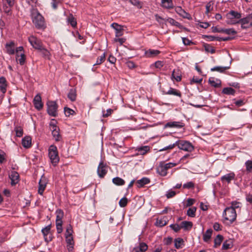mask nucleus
Instances as JSON below:
<instances>
[{
	"label": "nucleus",
	"instance_id": "60",
	"mask_svg": "<svg viewBox=\"0 0 252 252\" xmlns=\"http://www.w3.org/2000/svg\"><path fill=\"white\" fill-rule=\"evenodd\" d=\"M72 227L70 225H69L67 228H66V231H65V237L66 236H72Z\"/></svg>",
	"mask_w": 252,
	"mask_h": 252
},
{
	"label": "nucleus",
	"instance_id": "4",
	"mask_svg": "<svg viewBox=\"0 0 252 252\" xmlns=\"http://www.w3.org/2000/svg\"><path fill=\"white\" fill-rule=\"evenodd\" d=\"M177 163L169 162L167 163H160L157 167L158 173L162 176H165L167 175V171L168 169L175 166Z\"/></svg>",
	"mask_w": 252,
	"mask_h": 252
},
{
	"label": "nucleus",
	"instance_id": "19",
	"mask_svg": "<svg viewBox=\"0 0 252 252\" xmlns=\"http://www.w3.org/2000/svg\"><path fill=\"white\" fill-rule=\"evenodd\" d=\"M160 52L158 50L149 49L145 51L144 56L146 58H154L158 56Z\"/></svg>",
	"mask_w": 252,
	"mask_h": 252
},
{
	"label": "nucleus",
	"instance_id": "15",
	"mask_svg": "<svg viewBox=\"0 0 252 252\" xmlns=\"http://www.w3.org/2000/svg\"><path fill=\"white\" fill-rule=\"evenodd\" d=\"M46 178L44 176H42L41 178L40 179L39 182V188L38 190V193H39L41 195L43 194V191L46 188Z\"/></svg>",
	"mask_w": 252,
	"mask_h": 252
},
{
	"label": "nucleus",
	"instance_id": "25",
	"mask_svg": "<svg viewBox=\"0 0 252 252\" xmlns=\"http://www.w3.org/2000/svg\"><path fill=\"white\" fill-rule=\"evenodd\" d=\"M22 143L24 147L30 148L31 146L32 138L30 136H26L23 138Z\"/></svg>",
	"mask_w": 252,
	"mask_h": 252
},
{
	"label": "nucleus",
	"instance_id": "36",
	"mask_svg": "<svg viewBox=\"0 0 252 252\" xmlns=\"http://www.w3.org/2000/svg\"><path fill=\"white\" fill-rule=\"evenodd\" d=\"M112 182L117 186H123L125 184V181L119 177L114 178L112 179Z\"/></svg>",
	"mask_w": 252,
	"mask_h": 252
},
{
	"label": "nucleus",
	"instance_id": "42",
	"mask_svg": "<svg viewBox=\"0 0 252 252\" xmlns=\"http://www.w3.org/2000/svg\"><path fill=\"white\" fill-rule=\"evenodd\" d=\"M222 93L227 95H234L235 93V91L232 88L226 87L223 89Z\"/></svg>",
	"mask_w": 252,
	"mask_h": 252
},
{
	"label": "nucleus",
	"instance_id": "31",
	"mask_svg": "<svg viewBox=\"0 0 252 252\" xmlns=\"http://www.w3.org/2000/svg\"><path fill=\"white\" fill-rule=\"evenodd\" d=\"M174 242L175 247L177 249L182 248L183 246L184 245V241L183 239L181 238H178L175 239Z\"/></svg>",
	"mask_w": 252,
	"mask_h": 252
},
{
	"label": "nucleus",
	"instance_id": "43",
	"mask_svg": "<svg viewBox=\"0 0 252 252\" xmlns=\"http://www.w3.org/2000/svg\"><path fill=\"white\" fill-rule=\"evenodd\" d=\"M16 60L21 65H23L25 63L26 58L23 53H21L20 55H16Z\"/></svg>",
	"mask_w": 252,
	"mask_h": 252
},
{
	"label": "nucleus",
	"instance_id": "17",
	"mask_svg": "<svg viewBox=\"0 0 252 252\" xmlns=\"http://www.w3.org/2000/svg\"><path fill=\"white\" fill-rule=\"evenodd\" d=\"M235 175L233 172H230L226 174L221 177V181L222 182H226L228 184L230 183L232 180L234 179Z\"/></svg>",
	"mask_w": 252,
	"mask_h": 252
},
{
	"label": "nucleus",
	"instance_id": "44",
	"mask_svg": "<svg viewBox=\"0 0 252 252\" xmlns=\"http://www.w3.org/2000/svg\"><path fill=\"white\" fill-rule=\"evenodd\" d=\"M232 246V243L231 240L225 241L222 246V250H226L230 249Z\"/></svg>",
	"mask_w": 252,
	"mask_h": 252
},
{
	"label": "nucleus",
	"instance_id": "2",
	"mask_svg": "<svg viewBox=\"0 0 252 252\" xmlns=\"http://www.w3.org/2000/svg\"><path fill=\"white\" fill-rule=\"evenodd\" d=\"M222 217L224 219V222L228 221L229 223L231 224L236 219V211L232 208L226 207L223 211Z\"/></svg>",
	"mask_w": 252,
	"mask_h": 252
},
{
	"label": "nucleus",
	"instance_id": "57",
	"mask_svg": "<svg viewBox=\"0 0 252 252\" xmlns=\"http://www.w3.org/2000/svg\"><path fill=\"white\" fill-rule=\"evenodd\" d=\"M204 48L206 52H210L212 54L214 53L215 52V50L213 48V47L209 44L205 45Z\"/></svg>",
	"mask_w": 252,
	"mask_h": 252
},
{
	"label": "nucleus",
	"instance_id": "37",
	"mask_svg": "<svg viewBox=\"0 0 252 252\" xmlns=\"http://www.w3.org/2000/svg\"><path fill=\"white\" fill-rule=\"evenodd\" d=\"M56 222H63L62 219L63 217V212L62 210L59 209L56 211Z\"/></svg>",
	"mask_w": 252,
	"mask_h": 252
},
{
	"label": "nucleus",
	"instance_id": "40",
	"mask_svg": "<svg viewBox=\"0 0 252 252\" xmlns=\"http://www.w3.org/2000/svg\"><path fill=\"white\" fill-rule=\"evenodd\" d=\"M167 223V219L165 217L160 219H157L156 225L159 227H162L165 225Z\"/></svg>",
	"mask_w": 252,
	"mask_h": 252
},
{
	"label": "nucleus",
	"instance_id": "49",
	"mask_svg": "<svg viewBox=\"0 0 252 252\" xmlns=\"http://www.w3.org/2000/svg\"><path fill=\"white\" fill-rule=\"evenodd\" d=\"M41 48V49H39V50L41 52V54L43 57L46 58H49L50 55V52L43 46Z\"/></svg>",
	"mask_w": 252,
	"mask_h": 252
},
{
	"label": "nucleus",
	"instance_id": "12",
	"mask_svg": "<svg viewBox=\"0 0 252 252\" xmlns=\"http://www.w3.org/2000/svg\"><path fill=\"white\" fill-rule=\"evenodd\" d=\"M9 177L11 180V185L12 186L15 185L19 182V175L16 171H11L9 174Z\"/></svg>",
	"mask_w": 252,
	"mask_h": 252
},
{
	"label": "nucleus",
	"instance_id": "26",
	"mask_svg": "<svg viewBox=\"0 0 252 252\" xmlns=\"http://www.w3.org/2000/svg\"><path fill=\"white\" fill-rule=\"evenodd\" d=\"M5 48L7 53L9 55L14 54V43L13 42H10L9 43H6L5 45Z\"/></svg>",
	"mask_w": 252,
	"mask_h": 252
},
{
	"label": "nucleus",
	"instance_id": "18",
	"mask_svg": "<svg viewBox=\"0 0 252 252\" xmlns=\"http://www.w3.org/2000/svg\"><path fill=\"white\" fill-rule=\"evenodd\" d=\"M65 240L67 244V248L69 252H72L74 249V242L72 236H66Z\"/></svg>",
	"mask_w": 252,
	"mask_h": 252
},
{
	"label": "nucleus",
	"instance_id": "30",
	"mask_svg": "<svg viewBox=\"0 0 252 252\" xmlns=\"http://www.w3.org/2000/svg\"><path fill=\"white\" fill-rule=\"evenodd\" d=\"M223 240V237L220 234L218 235L214 239V246L215 248H218L220 246L221 243Z\"/></svg>",
	"mask_w": 252,
	"mask_h": 252
},
{
	"label": "nucleus",
	"instance_id": "1",
	"mask_svg": "<svg viewBox=\"0 0 252 252\" xmlns=\"http://www.w3.org/2000/svg\"><path fill=\"white\" fill-rule=\"evenodd\" d=\"M32 22L37 29L45 27V21L43 17L37 10H34L32 13Z\"/></svg>",
	"mask_w": 252,
	"mask_h": 252
},
{
	"label": "nucleus",
	"instance_id": "16",
	"mask_svg": "<svg viewBox=\"0 0 252 252\" xmlns=\"http://www.w3.org/2000/svg\"><path fill=\"white\" fill-rule=\"evenodd\" d=\"M111 27L115 30V34L116 37L121 36L123 34V26L116 23L111 24Z\"/></svg>",
	"mask_w": 252,
	"mask_h": 252
},
{
	"label": "nucleus",
	"instance_id": "3",
	"mask_svg": "<svg viewBox=\"0 0 252 252\" xmlns=\"http://www.w3.org/2000/svg\"><path fill=\"white\" fill-rule=\"evenodd\" d=\"M48 156L52 165L54 166H56L60 160L58 152L56 146L54 145H52L49 147L48 149Z\"/></svg>",
	"mask_w": 252,
	"mask_h": 252
},
{
	"label": "nucleus",
	"instance_id": "6",
	"mask_svg": "<svg viewBox=\"0 0 252 252\" xmlns=\"http://www.w3.org/2000/svg\"><path fill=\"white\" fill-rule=\"evenodd\" d=\"M47 112L48 114L52 117H56L57 115L58 105L56 101H48L47 102Z\"/></svg>",
	"mask_w": 252,
	"mask_h": 252
},
{
	"label": "nucleus",
	"instance_id": "29",
	"mask_svg": "<svg viewBox=\"0 0 252 252\" xmlns=\"http://www.w3.org/2000/svg\"><path fill=\"white\" fill-rule=\"evenodd\" d=\"M148 249V246L145 243H140L139 245V248H134L133 249V251L135 252H139V251L141 252H145L147 251Z\"/></svg>",
	"mask_w": 252,
	"mask_h": 252
},
{
	"label": "nucleus",
	"instance_id": "20",
	"mask_svg": "<svg viewBox=\"0 0 252 252\" xmlns=\"http://www.w3.org/2000/svg\"><path fill=\"white\" fill-rule=\"evenodd\" d=\"M184 126L183 123L181 122H170L165 125V127L181 128Z\"/></svg>",
	"mask_w": 252,
	"mask_h": 252
},
{
	"label": "nucleus",
	"instance_id": "52",
	"mask_svg": "<svg viewBox=\"0 0 252 252\" xmlns=\"http://www.w3.org/2000/svg\"><path fill=\"white\" fill-rule=\"evenodd\" d=\"M64 112L66 117H69L74 113V111L72 109L66 107L64 108Z\"/></svg>",
	"mask_w": 252,
	"mask_h": 252
},
{
	"label": "nucleus",
	"instance_id": "33",
	"mask_svg": "<svg viewBox=\"0 0 252 252\" xmlns=\"http://www.w3.org/2000/svg\"><path fill=\"white\" fill-rule=\"evenodd\" d=\"M67 97L71 101H74L76 98V90L74 89H70L67 94Z\"/></svg>",
	"mask_w": 252,
	"mask_h": 252
},
{
	"label": "nucleus",
	"instance_id": "10",
	"mask_svg": "<svg viewBox=\"0 0 252 252\" xmlns=\"http://www.w3.org/2000/svg\"><path fill=\"white\" fill-rule=\"evenodd\" d=\"M97 172L100 178H103L107 172L106 164L101 161L98 166Z\"/></svg>",
	"mask_w": 252,
	"mask_h": 252
},
{
	"label": "nucleus",
	"instance_id": "58",
	"mask_svg": "<svg viewBox=\"0 0 252 252\" xmlns=\"http://www.w3.org/2000/svg\"><path fill=\"white\" fill-rule=\"evenodd\" d=\"M16 132V135L17 137H21L23 134V131L21 127H16L15 129Z\"/></svg>",
	"mask_w": 252,
	"mask_h": 252
},
{
	"label": "nucleus",
	"instance_id": "59",
	"mask_svg": "<svg viewBox=\"0 0 252 252\" xmlns=\"http://www.w3.org/2000/svg\"><path fill=\"white\" fill-rule=\"evenodd\" d=\"M51 229V225H48L46 226L45 228L42 229V232L44 236H47L50 232Z\"/></svg>",
	"mask_w": 252,
	"mask_h": 252
},
{
	"label": "nucleus",
	"instance_id": "34",
	"mask_svg": "<svg viewBox=\"0 0 252 252\" xmlns=\"http://www.w3.org/2000/svg\"><path fill=\"white\" fill-rule=\"evenodd\" d=\"M165 21L169 23L170 25L172 26H176L179 28H182V26L181 25V24L176 20H175L174 19L171 18H168L167 19L165 20Z\"/></svg>",
	"mask_w": 252,
	"mask_h": 252
},
{
	"label": "nucleus",
	"instance_id": "23",
	"mask_svg": "<svg viewBox=\"0 0 252 252\" xmlns=\"http://www.w3.org/2000/svg\"><path fill=\"white\" fill-rule=\"evenodd\" d=\"M163 93L165 94L178 96L180 97H181L182 95L181 93L179 91L172 88H170L169 90L167 92L163 91Z\"/></svg>",
	"mask_w": 252,
	"mask_h": 252
},
{
	"label": "nucleus",
	"instance_id": "38",
	"mask_svg": "<svg viewBox=\"0 0 252 252\" xmlns=\"http://www.w3.org/2000/svg\"><path fill=\"white\" fill-rule=\"evenodd\" d=\"M0 90L3 93H5L6 90V79L3 77L0 78Z\"/></svg>",
	"mask_w": 252,
	"mask_h": 252
},
{
	"label": "nucleus",
	"instance_id": "50",
	"mask_svg": "<svg viewBox=\"0 0 252 252\" xmlns=\"http://www.w3.org/2000/svg\"><path fill=\"white\" fill-rule=\"evenodd\" d=\"M106 55L104 53L101 56L97 58L96 63L94 64V65H99L101 64L105 60Z\"/></svg>",
	"mask_w": 252,
	"mask_h": 252
},
{
	"label": "nucleus",
	"instance_id": "56",
	"mask_svg": "<svg viewBox=\"0 0 252 252\" xmlns=\"http://www.w3.org/2000/svg\"><path fill=\"white\" fill-rule=\"evenodd\" d=\"M119 203L121 207H125L127 205V199L126 197H124L120 199Z\"/></svg>",
	"mask_w": 252,
	"mask_h": 252
},
{
	"label": "nucleus",
	"instance_id": "54",
	"mask_svg": "<svg viewBox=\"0 0 252 252\" xmlns=\"http://www.w3.org/2000/svg\"><path fill=\"white\" fill-rule=\"evenodd\" d=\"M183 187L184 189H193L194 188V184L192 182H189L183 185Z\"/></svg>",
	"mask_w": 252,
	"mask_h": 252
},
{
	"label": "nucleus",
	"instance_id": "9",
	"mask_svg": "<svg viewBox=\"0 0 252 252\" xmlns=\"http://www.w3.org/2000/svg\"><path fill=\"white\" fill-rule=\"evenodd\" d=\"M252 20V15H249L246 17L240 18L239 20V23L241 24V28L243 29H246L252 26H250V23Z\"/></svg>",
	"mask_w": 252,
	"mask_h": 252
},
{
	"label": "nucleus",
	"instance_id": "14",
	"mask_svg": "<svg viewBox=\"0 0 252 252\" xmlns=\"http://www.w3.org/2000/svg\"><path fill=\"white\" fill-rule=\"evenodd\" d=\"M175 10L176 12L180 16L184 18H186L188 19H190V14L186 12L184 9H183L181 6H177L175 8Z\"/></svg>",
	"mask_w": 252,
	"mask_h": 252
},
{
	"label": "nucleus",
	"instance_id": "51",
	"mask_svg": "<svg viewBox=\"0 0 252 252\" xmlns=\"http://www.w3.org/2000/svg\"><path fill=\"white\" fill-rule=\"evenodd\" d=\"M213 2L212 1H209L206 5V14H208V13L211 12L213 9Z\"/></svg>",
	"mask_w": 252,
	"mask_h": 252
},
{
	"label": "nucleus",
	"instance_id": "5",
	"mask_svg": "<svg viewBox=\"0 0 252 252\" xmlns=\"http://www.w3.org/2000/svg\"><path fill=\"white\" fill-rule=\"evenodd\" d=\"M177 146L178 147L182 150L191 152L194 149V146L189 141H184V140H180L177 141Z\"/></svg>",
	"mask_w": 252,
	"mask_h": 252
},
{
	"label": "nucleus",
	"instance_id": "45",
	"mask_svg": "<svg viewBox=\"0 0 252 252\" xmlns=\"http://www.w3.org/2000/svg\"><path fill=\"white\" fill-rule=\"evenodd\" d=\"M12 6H9V5H7L6 4H3V12L7 16H10L12 14V12H11V7Z\"/></svg>",
	"mask_w": 252,
	"mask_h": 252
},
{
	"label": "nucleus",
	"instance_id": "32",
	"mask_svg": "<svg viewBox=\"0 0 252 252\" xmlns=\"http://www.w3.org/2000/svg\"><path fill=\"white\" fill-rule=\"evenodd\" d=\"M150 182V180L148 178L144 177L140 180L137 181L136 184L138 188L143 187L145 185L148 184Z\"/></svg>",
	"mask_w": 252,
	"mask_h": 252
},
{
	"label": "nucleus",
	"instance_id": "48",
	"mask_svg": "<svg viewBox=\"0 0 252 252\" xmlns=\"http://www.w3.org/2000/svg\"><path fill=\"white\" fill-rule=\"evenodd\" d=\"M246 171L248 173H252V160H248L245 163Z\"/></svg>",
	"mask_w": 252,
	"mask_h": 252
},
{
	"label": "nucleus",
	"instance_id": "39",
	"mask_svg": "<svg viewBox=\"0 0 252 252\" xmlns=\"http://www.w3.org/2000/svg\"><path fill=\"white\" fill-rule=\"evenodd\" d=\"M229 68L230 66H215L211 69V71L223 72L226 70L228 69Z\"/></svg>",
	"mask_w": 252,
	"mask_h": 252
},
{
	"label": "nucleus",
	"instance_id": "41",
	"mask_svg": "<svg viewBox=\"0 0 252 252\" xmlns=\"http://www.w3.org/2000/svg\"><path fill=\"white\" fill-rule=\"evenodd\" d=\"M213 230L211 229H208L203 234V240L205 242H208L211 238Z\"/></svg>",
	"mask_w": 252,
	"mask_h": 252
},
{
	"label": "nucleus",
	"instance_id": "35",
	"mask_svg": "<svg viewBox=\"0 0 252 252\" xmlns=\"http://www.w3.org/2000/svg\"><path fill=\"white\" fill-rule=\"evenodd\" d=\"M181 228L185 230H189L192 226V223L191 221H184L181 223Z\"/></svg>",
	"mask_w": 252,
	"mask_h": 252
},
{
	"label": "nucleus",
	"instance_id": "27",
	"mask_svg": "<svg viewBox=\"0 0 252 252\" xmlns=\"http://www.w3.org/2000/svg\"><path fill=\"white\" fill-rule=\"evenodd\" d=\"M66 21L68 24H70V25L73 28L75 27L77 25L76 20L72 14H69L68 16L66 19Z\"/></svg>",
	"mask_w": 252,
	"mask_h": 252
},
{
	"label": "nucleus",
	"instance_id": "22",
	"mask_svg": "<svg viewBox=\"0 0 252 252\" xmlns=\"http://www.w3.org/2000/svg\"><path fill=\"white\" fill-rule=\"evenodd\" d=\"M161 6L166 9H172L174 7L172 0H161Z\"/></svg>",
	"mask_w": 252,
	"mask_h": 252
},
{
	"label": "nucleus",
	"instance_id": "46",
	"mask_svg": "<svg viewBox=\"0 0 252 252\" xmlns=\"http://www.w3.org/2000/svg\"><path fill=\"white\" fill-rule=\"evenodd\" d=\"M171 79L172 80H175L176 81L179 82L181 80V76L179 73L176 72L174 70L172 74Z\"/></svg>",
	"mask_w": 252,
	"mask_h": 252
},
{
	"label": "nucleus",
	"instance_id": "63",
	"mask_svg": "<svg viewBox=\"0 0 252 252\" xmlns=\"http://www.w3.org/2000/svg\"><path fill=\"white\" fill-rule=\"evenodd\" d=\"M56 227L57 230V232L58 233H61L63 231L62 228V222H56Z\"/></svg>",
	"mask_w": 252,
	"mask_h": 252
},
{
	"label": "nucleus",
	"instance_id": "8",
	"mask_svg": "<svg viewBox=\"0 0 252 252\" xmlns=\"http://www.w3.org/2000/svg\"><path fill=\"white\" fill-rule=\"evenodd\" d=\"M29 41L33 48L38 50L43 46L41 41L33 35L29 37Z\"/></svg>",
	"mask_w": 252,
	"mask_h": 252
},
{
	"label": "nucleus",
	"instance_id": "62",
	"mask_svg": "<svg viewBox=\"0 0 252 252\" xmlns=\"http://www.w3.org/2000/svg\"><path fill=\"white\" fill-rule=\"evenodd\" d=\"M175 146H177V141L173 144L169 145V146L159 150V151L161 152L167 150L168 149H172Z\"/></svg>",
	"mask_w": 252,
	"mask_h": 252
},
{
	"label": "nucleus",
	"instance_id": "7",
	"mask_svg": "<svg viewBox=\"0 0 252 252\" xmlns=\"http://www.w3.org/2000/svg\"><path fill=\"white\" fill-rule=\"evenodd\" d=\"M212 32H221L225 33L228 35H235L237 32L233 28L230 29H223L218 28L217 27H213L212 28Z\"/></svg>",
	"mask_w": 252,
	"mask_h": 252
},
{
	"label": "nucleus",
	"instance_id": "47",
	"mask_svg": "<svg viewBox=\"0 0 252 252\" xmlns=\"http://www.w3.org/2000/svg\"><path fill=\"white\" fill-rule=\"evenodd\" d=\"M196 211V208L195 207L189 208L187 210V215L189 217H194L195 216Z\"/></svg>",
	"mask_w": 252,
	"mask_h": 252
},
{
	"label": "nucleus",
	"instance_id": "64",
	"mask_svg": "<svg viewBox=\"0 0 252 252\" xmlns=\"http://www.w3.org/2000/svg\"><path fill=\"white\" fill-rule=\"evenodd\" d=\"M60 1L57 0H52L51 6L54 9H56Z\"/></svg>",
	"mask_w": 252,
	"mask_h": 252
},
{
	"label": "nucleus",
	"instance_id": "61",
	"mask_svg": "<svg viewBox=\"0 0 252 252\" xmlns=\"http://www.w3.org/2000/svg\"><path fill=\"white\" fill-rule=\"evenodd\" d=\"M170 227L176 232H178L182 228L181 225H179L177 224H171Z\"/></svg>",
	"mask_w": 252,
	"mask_h": 252
},
{
	"label": "nucleus",
	"instance_id": "53",
	"mask_svg": "<svg viewBox=\"0 0 252 252\" xmlns=\"http://www.w3.org/2000/svg\"><path fill=\"white\" fill-rule=\"evenodd\" d=\"M231 206L229 207V208H233L234 210H236V209L240 208L241 207V204L237 201H232L231 203Z\"/></svg>",
	"mask_w": 252,
	"mask_h": 252
},
{
	"label": "nucleus",
	"instance_id": "21",
	"mask_svg": "<svg viewBox=\"0 0 252 252\" xmlns=\"http://www.w3.org/2000/svg\"><path fill=\"white\" fill-rule=\"evenodd\" d=\"M227 19H236L239 20L241 18V14L233 10L230 11L227 14Z\"/></svg>",
	"mask_w": 252,
	"mask_h": 252
},
{
	"label": "nucleus",
	"instance_id": "55",
	"mask_svg": "<svg viewBox=\"0 0 252 252\" xmlns=\"http://www.w3.org/2000/svg\"><path fill=\"white\" fill-rule=\"evenodd\" d=\"M128 1L132 5L137 7L138 8H142V4L139 1L137 0H128Z\"/></svg>",
	"mask_w": 252,
	"mask_h": 252
},
{
	"label": "nucleus",
	"instance_id": "13",
	"mask_svg": "<svg viewBox=\"0 0 252 252\" xmlns=\"http://www.w3.org/2000/svg\"><path fill=\"white\" fill-rule=\"evenodd\" d=\"M33 104L36 109L39 110L43 108V104L41 101V97L40 94H36L33 99Z\"/></svg>",
	"mask_w": 252,
	"mask_h": 252
},
{
	"label": "nucleus",
	"instance_id": "24",
	"mask_svg": "<svg viewBox=\"0 0 252 252\" xmlns=\"http://www.w3.org/2000/svg\"><path fill=\"white\" fill-rule=\"evenodd\" d=\"M138 154L144 155L150 151V147L148 146L137 147L136 149Z\"/></svg>",
	"mask_w": 252,
	"mask_h": 252
},
{
	"label": "nucleus",
	"instance_id": "28",
	"mask_svg": "<svg viewBox=\"0 0 252 252\" xmlns=\"http://www.w3.org/2000/svg\"><path fill=\"white\" fill-rule=\"evenodd\" d=\"M209 84L214 87H219L221 84V81L219 79H215L214 77H211L209 79Z\"/></svg>",
	"mask_w": 252,
	"mask_h": 252
},
{
	"label": "nucleus",
	"instance_id": "11",
	"mask_svg": "<svg viewBox=\"0 0 252 252\" xmlns=\"http://www.w3.org/2000/svg\"><path fill=\"white\" fill-rule=\"evenodd\" d=\"M50 129L52 130V133L53 137L56 141H60L62 136L59 133V128L54 124H50Z\"/></svg>",
	"mask_w": 252,
	"mask_h": 252
}]
</instances>
